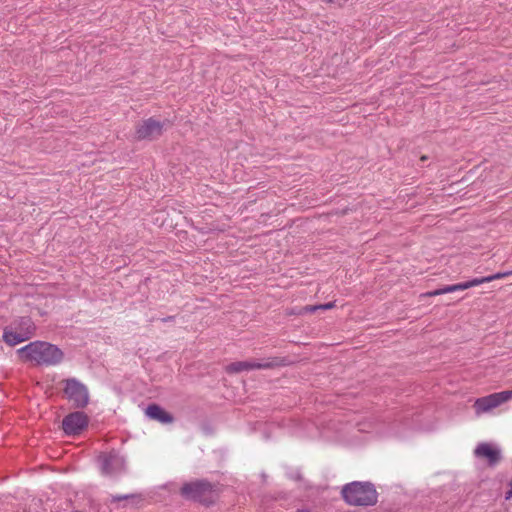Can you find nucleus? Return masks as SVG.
<instances>
[{
	"label": "nucleus",
	"mask_w": 512,
	"mask_h": 512,
	"mask_svg": "<svg viewBox=\"0 0 512 512\" xmlns=\"http://www.w3.org/2000/svg\"><path fill=\"white\" fill-rule=\"evenodd\" d=\"M19 359L41 366H55L62 362L63 351L56 345L45 341L30 342L17 350Z\"/></svg>",
	"instance_id": "obj_1"
},
{
	"label": "nucleus",
	"mask_w": 512,
	"mask_h": 512,
	"mask_svg": "<svg viewBox=\"0 0 512 512\" xmlns=\"http://www.w3.org/2000/svg\"><path fill=\"white\" fill-rule=\"evenodd\" d=\"M181 494L187 499L196 500L204 504L212 503L216 496L212 485L206 481L186 483L181 488Z\"/></svg>",
	"instance_id": "obj_4"
},
{
	"label": "nucleus",
	"mask_w": 512,
	"mask_h": 512,
	"mask_svg": "<svg viewBox=\"0 0 512 512\" xmlns=\"http://www.w3.org/2000/svg\"><path fill=\"white\" fill-rule=\"evenodd\" d=\"M510 486H511L510 490L507 491L506 494H505V499L506 500H509V499L512 498V482L510 483Z\"/></svg>",
	"instance_id": "obj_18"
},
{
	"label": "nucleus",
	"mask_w": 512,
	"mask_h": 512,
	"mask_svg": "<svg viewBox=\"0 0 512 512\" xmlns=\"http://www.w3.org/2000/svg\"><path fill=\"white\" fill-rule=\"evenodd\" d=\"M509 275H512V271L499 272V273H496V274H493V275H490V276H486V277H487V281L489 283V282H492L494 280L505 278V277H507Z\"/></svg>",
	"instance_id": "obj_16"
},
{
	"label": "nucleus",
	"mask_w": 512,
	"mask_h": 512,
	"mask_svg": "<svg viewBox=\"0 0 512 512\" xmlns=\"http://www.w3.org/2000/svg\"><path fill=\"white\" fill-rule=\"evenodd\" d=\"M125 498H126V496H124V497L117 496V497H115L114 499H115V500H117V501H119V500H122V499H125Z\"/></svg>",
	"instance_id": "obj_19"
},
{
	"label": "nucleus",
	"mask_w": 512,
	"mask_h": 512,
	"mask_svg": "<svg viewBox=\"0 0 512 512\" xmlns=\"http://www.w3.org/2000/svg\"><path fill=\"white\" fill-rule=\"evenodd\" d=\"M36 327L30 318H21L13 326L7 327L3 333V340L10 346H15L30 339L35 333Z\"/></svg>",
	"instance_id": "obj_3"
},
{
	"label": "nucleus",
	"mask_w": 512,
	"mask_h": 512,
	"mask_svg": "<svg viewBox=\"0 0 512 512\" xmlns=\"http://www.w3.org/2000/svg\"><path fill=\"white\" fill-rule=\"evenodd\" d=\"M297 512H308V511H304V510H298Z\"/></svg>",
	"instance_id": "obj_20"
},
{
	"label": "nucleus",
	"mask_w": 512,
	"mask_h": 512,
	"mask_svg": "<svg viewBox=\"0 0 512 512\" xmlns=\"http://www.w3.org/2000/svg\"><path fill=\"white\" fill-rule=\"evenodd\" d=\"M164 123L149 118L136 127V138L138 140H154L162 135Z\"/></svg>",
	"instance_id": "obj_7"
},
{
	"label": "nucleus",
	"mask_w": 512,
	"mask_h": 512,
	"mask_svg": "<svg viewBox=\"0 0 512 512\" xmlns=\"http://www.w3.org/2000/svg\"><path fill=\"white\" fill-rule=\"evenodd\" d=\"M283 364V361L278 358H273L271 360H266L262 362L257 361H240L235 362L229 365L228 369L232 372H241L244 370H252V369H268L275 366H280Z\"/></svg>",
	"instance_id": "obj_10"
},
{
	"label": "nucleus",
	"mask_w": 512,
	"mask_h": 512,
	"mask_svg": "<svg viewBox=\"0 0 512 512\" xmlns=\"http://www.w3.org/2000/svg\"><path fill=\"white\" fill-rule=\"evenodd\" d=\"M474 454L477 458L485 459L490 466H495L502 458L501 449L497 445L487 442L479 443Z\"/></svg>",
	"instance_id": "obj_9"
},
{
	"label": "nucleus",
	"mask_w": 512,
	"mask_h": 512,
	"mask_svg": "<svg viewBox=\"0 0 512 512\" xmlns=\"http://www.w3.org/2000/svg\"><path fill=\"white\" fill-rule=\"evenodd\" d=\"M346 503L353 506H372L377 503L378 493L370 482L355 481L342 488Z\"/></svg>",
	"instance_id": "obj_2"
},
{
	"label": "nucleus",
	"mask_w": 512,
	"mask_h": 512,
	"mask_svg": "<svg viewBox=\"0 0 512 512\" xmlns=\"http://www.w3.org/2000/svg\"><path fill=\"white\" fill-rule=\"evenodd\" d=\"M145 414L148 418L163 424L173 421V417L157 404L149 405L145 410Z\"/></svg>",
	"instance_id": "obj_12"
},
{
	"label": "nucleus",
	"mask_w": 512,
	"mask_h": 512,
	"mask_svg": "<svg viewBox=\"0 0 512 512\" xmlns=\"http://www.w3.org/2000/svg\"><path fill=\"white\" fill-rule=\"evenodd\" d=\"M88 425V417L83 412H73L67 415L62 421V428L65 434L75 436L80 434Z\"/></svg>",
	"instance_id": "obj_8"
},
{
	"label": "nucleus",
	"mask_w": 512,
	"mask_h": 512,
	"mask_svg": "<svg viewBox=\"0 0 512 512\" xmlns=\"http://www.w3.org/2000/svg\"><path fill=\"white\" fill-rule=\"evenodd\" d=\"M333 307H334V303L333 302H329V303L321 304V305L306 306V307L303 308V311L306 312V313H313V312H315L318 309L328 310V309H331Z\"/></svg>",
	"instance_id": "obj_15"
},
{
	"label": "nucleus",
	"mask_w": 512,
	"mask_h": 512,
	"mask_svg": "<svg viewBox=\"0 0 512 512\" xmlns=\"http://www.w3.org/2000/svg\"><path fill=\"white\" fill-rule=\"evenodd\" d=\"M509 275H512V271L499 272V273H496V274H493V275H490V276H486V277H487V281L489 283V282H492L494 280L505 278V277H507Z\"/></svg>",
	"instance_id": "obj_17"
},
{
	"label": "nucleus",
	"mask_w": 512,
	"mask_h": 512,
	"mask_svg": "<svg viewBox=\"0 0 512 512\" xmlns=\"http://www.w3.org/2000/svg\"><path fill=\"white\" fill-rule=\"evenodd\" d=\"M64 393L76 407H85L88 404V390L85 385L76 379L66 380Z\"/></svg>",
	"instance_id": "obj_6"
},
{
	"label": "nucleus",
	"mask_w": 512,
	"mask_h": 512,
	"mask_svg": "<svg viewBox=\"0 0 512 512\" xmlns=\"http://www.w3.org/2000/svg\"><path fill=\"white\" fill-rule=\"evenodd\" d=\"M484 283H488L486 276L485 277H480V278H474L472 280H469V281H466V282H462L461 286H462V290H466V289H469V288H472V287H475V286H479V285L484 284Z\"/></svg>",
	"instance_id": "obj_14"
},
{
	"label": "nucleus",
	"mask_w": 512,
	"mask_h": 512,
	"mask_svg": "<svg viewBox=\"0 0 512 512\" xmlns=\"http://www.w3.org/2000/svg\"><path fill=\"white\" fill-rule=\"evenodd\" d=\"M101 470L104 474H113L124 467V460L115 453L103 454L99 457Z\"/></svg>",
	"instance_id": "obj_11"
},
{
	"label": "nucleus",
	"mask_w": 512,
	"mask_h": 512,
	"mask_svg": "<svg viewBox=\"0 0 512 512\" xmlns=\"http://www.w3.org/2000/svg\"><path fill=\"white\" fill-rule=\"evenodd\" d=\"M511 398L512 390L492 393L490 395L477 398L473 404L475 414L476 416H481L482 414L489 413L503 403L508 402Z\"/></svg>",
	"instance_id": "obj_5"
},
{
	"label": "nucleus",
	"mask_w": 512,
	"mask_h": 512,
	"mask_svg": "<svg viewBox=\"0 0 512 512\" xmlns=\"http://www.w3.org/2000/svg\"><path fill=\"white\" fill-rule=\"evenodd\" d=\"M460 290H462V286H461V283H458V284H453V285H447L442 288L426 292V293L422 294L421 297H433V296H438V295H442V294H446V293H452V292L460 291Z\"/></svg>",
	"instance_id": "obj_13"
}]
</instances>
